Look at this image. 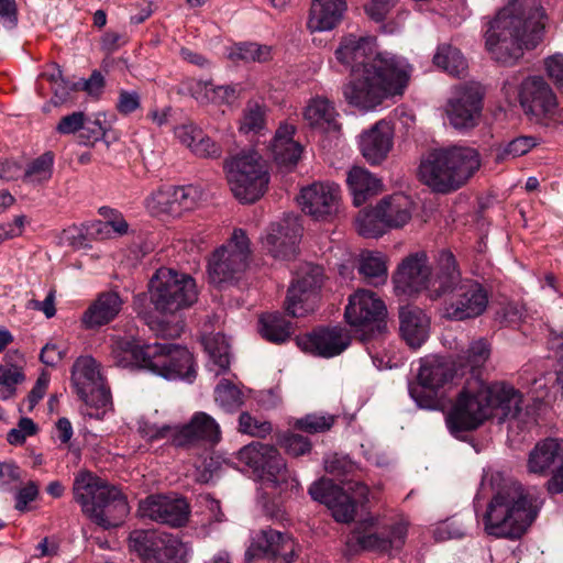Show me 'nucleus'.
I'll use <instances>...</instances> for the list:
<instances>
[{
    "mask_svg": "<svg viewBox=\"0 0 563 563\" xmlns=\"http://www.w3.org/2000/svg\"><path fill=\"white\" fill-rule=\"evenodd\" d=\"M545 13L540 0H511L503 7L485 34V45L492 57L512 65L523 49L534 48L542 40Z\"/></svg>",
    "mask_w": 563,
    "mask_h": 563,
    "instance_id": "obj_1",
    "label": "nucleus"
},
{
    "mask_svg": "<svg viewBox=\"0 0 563 563\" xmlns=\"http://www.w3.org/2000/svg\"><path fill=\"white\" fill-rule=\"evenodd\" d=\"M522 394L503 382L481 384L476 388L463 389L446 417L452 433L478 428L493 409L499 410L503 419H515L521 412Z\"/></svg>",
    "mask_w": 563,
    "mask_h": 563,
    "instance_id": "obj_2",
    "label": "nucleus"
},
{
    "mask_svg": "<svg viewBox=\"0 0 563 563\" xmlns=\"http://www.w3.org/2000/svg\"><path fill=\"white\" fill-rule=\"evenodd\" d=\"M411 66L391 53L377 54L371 68L357 75L343 86V96L349 104L362 110H372L390 95L402 93L407 86Z\"/></svg>",
    "mask_w": 563,
    "mask_h": 563,
    "instance_id": "obj_3",
    "label": "nucleus"
},
{
    "mask_svg": "<svg viewBox=\"0 0 563 563\" xmlns=\"http://www.w3.org/2000/svg\"><path fill=\"white\" fill-rule=\"evenodd\" d=\"M537 496L519 482L503 485L489 500L483 517L484 531L498 539H520L536 520Z\"/></svg>",
    "mask_w": 563,
    "mask_h": 563,
    "instance_id": "obj_4",
    "label": "nucleus"
},
{
    "mask_svg": "<svg viewBox=\"0 0 563 563\" xmlns=\"http://www.w3.org/2000/svg\"><path fill=\"white\" fill-rule=\"evenodd\" d=\"M481 166L476 148L453 145L429 152L420 163L419 175L433 191L449 194L466 185Z\"/></svg>",
    "mask_w": 563,
    "mask_h": 563,
    "instance_id": "obj_5",
    "label": "nucleus"
},
{
    "mask_svg": "<svg viewBox=\"0 0 563 563\" xmlns=\"http://www.w3.org/2000/svg\"><path fill=\"white\" fill-rule=\"evenodd\" d=\"M459 279L454 255L449 251L439 254L434 272H431L426 253L410 254L398 266L393 280L399 294L412 295L422 290L437 300L453 287Z\"/></svg>",
    "mask_w": 563,
    "mask_h": 563,
    "instance_id": "obj_6",
    "label": "nucleus"
},
{
    "mask_svg": "<svg viewBox=\"0 0 563 563\" xmlns=\"http://www.w3.org/2000/svg\"><path fill=\"white\" fill-rule=\"evenodd\" d=\"M73 493L82 512L104 529L120 526L130 512L125 496L91 472L75 476Z\"/></svg>",
    "mask_w": 563,
    "mask_h": 563,
    "instance_id": "obj_7",
    "label": "nucleus"
},
{
    "mask_svg": "<svg viewBox=\"0 0 563 563\" xmlns=\"http://www.w3.org/2000/svg\"><path fill=\"white\" fill-rule=\"evenodd\" d=\"M238 457L257 474L263 488L274 489L286 497L298 492V481L291 475L274 445L252 442L239 451Z\"/></svg>",
    "mask_w": 563,
    "mask_h": 563,
    "instance_id": "obj_8",
    "label": "nucleus"
},
{
    "mask_svg": "<svg viewBox=\"0 0 563 563\" xmlns=\"http://www.w3.org/2000/svg\"><path fill=\"white\" fill-rule=\"evenodd\" d=\"M227 180L234 197L242 202L258 200L268 185L265 162L256 152H243L223 163Z\"/></svg>",
    "mask_w": 563,
    "mask_h": 563,
    "instance_id": "obj_9",
    "label": "nucleus"
},
{
    "mask_svg": "<svg viewBox=\"0 0 563 563\" xmlns=\"http://www.w3.org/2000/svg\"><path fill=\"white\" fill-rule=\"evenodd\" d=\"M197 299L196 282L188 274L162 267L150 280V300L161 313L174 314L189 308Z\"/></svg>",
    "mask_w": 563,
    "mask_h": 563,
    "instance_id": "obj_10",
    "label": "nucleus"
},
{
    "mask_svg": "<svg viewBox=\"0 0 563 563\" xmlns=\"http://www.w3.org/2000/svg\"><path fill=\"white\" fill-rule=\"evenodd\" d=\"M141 432L150 441L166 440L177 448L192 446L198 442L216 444L221 439L220 426L206 412H196L184 426L144 423Z\"/></svg>",
    "mask_w": 563,
    "mask_h": 563,
    "instance_id": "obj_11",
    "label": "nucleus"
},
{
    "mask_svg": "<svg viewBox=\"0 0 563 563\" xmlns=\"http://www.w3.org/2000/svg\"><path fill=\"white\" fill-rule=\"evenodd\" d=\"M250 241L242 229H235L232 236L213 251L208 262V276L212 284H236L249 266Z\"/></svg>",
    "mask_w": 563,
    "mask_h": 563,
    "instance_id": "obj_12",
    "label": "nucleus"
},
{
    "mask_svg": "<svg viewBox=\"0 0 563 563\" xmlns=\"http://www.w3.org/2000/svg\"><path fill=\"white\" fill-rule=\"evenodd\" d=\"M313 500L324 504L338 522H350L356 512V501L367 499L368 488L361 482L349 481L345 488L334 484L332 479L322 478L309 488Z\"/></svg>",
    "mask_w": 563,
    "mask_h": 563,
    "instance_id": "obj_13",
    "label": "nucleus"
},
{
    "mask_svg": "<svg viewBox=\"0 0 563 563\" xmlns=\"http://www.w3.org/2000/svg\"><path fill=\"white\" fill-rule=\"evenodd\" d=\"M386 306L375 292L360 289L350 296L344 317L346 322L360 333L361 340L373 338L386 329Z\"/></svg>",
    "mask_w": 563,
    "mask_h": 563,
    "instance_id": "obj_14",
    "label": "nucleus"
},
{
    "mask_svg": "<svg viewBox=\"0 0 563 563\" xmlns=\"http://www.w3.org/2000/svg\"><path fill=\"white\" fill-rule=\"evenodd\" d=\"M146 369L167 379L196 377L191 353L184 346L155 343L146 345Z\"/></svg>",
    "mask_w": 563,
    "mask_h": 563,
    "instance_id": "obj_15",
    "label": "nucleus"
},
{
    "mask_svg": "<svg viewBox=\"0 0 563 563\" xmlns=\"http://www.w3.org/2000/svg\"><path fill=\"white\" fill-rule=\"evenodd\" d=\"M323 284V269L318 265L306 264L288 289L286 310L294 318L313 312L319 301V290Z\"/></svg>",
    "mask_w": 563,
    "mask_h": 563,
    "instance_id": "obj_16",
    "label": "nucleus"
},
{
    "mask_svg": "<svg viewBox=\"0 0 563 563\" xmlns=\"http://www.w3.org/2000/svg\"><path fill=\"white\" fill-rule=\"evenodd\" d=\"M483 97L484 91L477 82L455 86L445 107L450 124L457 130L475 128L482 114Z\"/></svg>",
    "mask_w": 563,
    "mask_h": 563,
    "instance_id": "obj_17",
    "label": "nucleus"
},
{
    "mask_svg": "<svg viewBox=\"0 0 563 563\" xmlns=\"http://www.w3.org/2000/svg\"><path fill=\"white\" fill-rule=\"evenodd\" d=\"M71 383L80 400L89 407L104 408L110 404V390L91 356L78 357L71 368Z\"/></svg>",
    "mask_w": 563,
    "mask_h": 563,
    "instance_id": "obj_18",
    "label": "nucleus"
},
{
    "mask_svg": "<svg viewBox=\"0 0 563 563\" xmlns=\"http://www.w3.org/2000/svg\"><path fill=\"white\" fill-rule=\"evenodd\" d=\"M454 375L450 361L431 357L422 362L418 373V385L410 387V395L421 408H434L438 405L437 391L448 384Z\"/></svg>",
    "mask_w": 563,
    "mask_h": 563,
    "instance_id": "obj_19",
    "label": "nucleus"
},
{
    "mask_svg": "<svg viewBox=\"0 0 563 563\" xmlns=\"http://www.w3.org/2000/svg\"><path fill=\"white\" fill-rule=\"evenodd\" d=\"M452 297L444 306V316L448 319L463 321L481 316L487 308L488 294L476 280H456L449 290Z\"/></svg>",
    "mask_w": 563,
    "mask_h": 563,
    "instance_id": "obj_20",
    "label": "nucleus"
},
{
    "mask_svg": "<svg viewBox=\"0 0 563 563\" xmlns=\"http://www.w3.org/2000/svg\"><path fill=\"white\" fill-rule=\"evenodd\" d=\"M137 512L141 518L178 528L188 522L190 506L184 497L156 494L141 500Z\"/></svg>",
    "mask_w": 563,
    "mask_h": 563,
    "instance_id": "obj_21",
    "label": "nucleus"
},
{
    "mask_svg": "<svg viewBox=\"0 0 563 563\" xmlns=\"http://www.w3.org/2000/svg\"><path fill=\"white\" fill-rule=\"evenodd\" d=\"M202 191L195 186H165L153 191L145 201L147 210L159 216L167 213L180 216L184 211L192 210L201 200Z\"/></svg>",
    "mask_w": 563,
    "mask_h": 563,
    "instance_id": "obj_22",
    "label": "nucleus"
},
{
    "mask_svg": "<svg viewBox=\"0 0 563 563\" xmlns=\"http://www.w3.org/2000/svg\"><path fill=\"white\" fill-rule=\"evenodd\" d=\"M295 555L294 540L279 531L263 530L246 551L247 563H290Z\"/></svg>",
    "mask_w": 563,
    "mask_h": 563,
    "instance_id": "obj_23",
    "label": "nucleus"
},
{
    "mask_svg": "<svg viewBox=\"0 0 563 563\" xmlns=\"http://www.w3.org/2000/svg\"><path fill=\"white\" fill-rule=\"evenodd\" d=\"M387 52H383L386 54ZM377 54L376 38L374 36H357L347 34L340 41L334 52L336 60L351 70V75H357L364 68H371V64Z\"/></svg>",
    "mask_w": 563,
    "mask_h": 563,
    "instance_id": "obj_24",
    "label": "nucleus"
},
{
    "mask_svg": "<svg viewBox=\"0 0 563 563\" xmlns=\"http://www.w3.org/2000/svg\"><path fill=\"white\" fill-rule=\"evenodd\" d=\"M301 231L299 218L287 214L280 221L271 224L264 239V246L273 257L290 260L297 253Z\"/></svg>",
    "mask_w": 563,
    "mask_h": 563,
    "instance_id": "obj_25",
    "label": "nucleus"
},
{
    "mask_svg": "<svg viewBox=\"0 0 563 563\" xmlns=\"http://www.w3.org/2000/svg\"><path fill=\"white\" fill-rule=\"evenodd\" d=\"M520 104L527 114L537 119L555 114L558 102L548 82L538 76L525 79L519 92Z\"/></svg>",
    "mask_w": 563,
    "mask_h": 563,
    "instance_id": "obj_26",
    "label": "nucleus"
},
{
    "mask_svg": "<svg viewBox=\"0 0 563 563\" xmlns=\"http://www.w3.org/2000/svg\"><path fill=\"white\" fill-rule=\"evenodd\" d=\"M340 188L332 183H313L300 194L302 211L316 220H325L339 210Z\"/></svg>",
    "mask_w": 563,
    "mask_h": 563,
    "instance_id": "obj_27",
    "label": "nucleus"
},
{
    "mask_svg": "<svg viewBox=\"0 0 563 563\" xmlns=\"http://www.w3.org/2000/svg\"><path fill=\"white\" fill-rule=\"evenodd\" d=\"M298 345L317 356L333 357L341 354L351 343L349 331L341 327L319 328L298 338Z\"/></svg>",
    "mask_w": 563,
    "mask_h": 563,
    "instance_id": "obj_28",
    "label": "nucleus"
},
{
    "mask_svg": "<svg viewBox=\"0 0 563 563\" xmlns=\"http://www.w3.org/2000/svg\"><path fill=\"white\" fill-rule=\"evenodd\" d=\"M345 0H311L307 27L310 32H327L335 29L346 11Z\"/></svg>",
    "mask_w": 563,
    "mask_h": 563,
    "instance_id": "obj_29",
    "label": "nucleus"
},
{
    "mask_svg": "<svg viewBox=\"0 0 563 563\" xmlns=\"http://www.w3.org/2000/svg\"><path fill=\"white\" fill-rule=\"evenodd\" d=\"M123 300L114 290L100 292L81 317L86 329H97L110 323L120 313Z\"/></svg>",
    "mask_w": 563,
    "mask_h": 563,
    "instance_id": "obj_30",
    "label": "nucleus"
},
{
    "mask_svg": "<svg viewBox=\"0 0 563 563\" xmlns=\"http://www.w3.org/2000/svg\"><path fill=\"white\" fill-rule=\"evenodd\" d=\"M393 146V130L388 122L379 121L361 136L360 147L371 164H379Z\"/></svg>",
    "mask_w": 563,
    "mask_h": 563,
    "instance_id": "obj_31",
    "label": "nucleus"
},
{
    "mask_svg": "<svg viewBox=\"0 0 563 563\" xmlns=\"http://www.w3.org/2000/svg\"><path fill=\"white\" fill-rule=\"evenodd\" d=\"M563 460V439L547 438L540 440L531 449L527 459V471L540 476L548 475L549 471L559 461Z\"/></svg>",
    "mask_w": 563,
    "mask_h": 563,
    "instance_id": "obj_32",
    "label": "nucleus"
},
{
    "mask_svg": "<svg viewBox=\"0 0 563 563\" xmlns=\"http://www.w3.org/2000/svg\"><path fill=\"white\" fill-rule=\"evenodd\" d=\"M400 332L409 346L420 347L429 336L430 321L418 307L405 306L399 310Z\"/></svg>",
    "mask_w": 563,
    "mask_h": 563,
    "instance_id": "obj_33",
    "label": "nucleus"
},
{
    "mask_svg": "<svg viewBox=\"0 0 563 563\" xmlns=\"http://www.w3.org/2000/svg\"><path fill=\"white\" fill-rule=\"evenodd\" d=\"M303 119L309 126L323 133H336L341 128L333 102L322 97L309 101L303 111Z\"/></svg>",
    "mask_w": 563,
    "mask_h": 563,
    "instance_id": "obj_34",
    "label": "nucleus"
},
{
    "mask_svg": "<svg viewBox=\"0 0 563 563\" xmlns=\"http://www.w3.org/2000/svg\"><path fill=\"white\" fill-rule=\"evenodd\" d=\"M378 214L387 229H400L412 218L415 203L404 194H394L383 198L378 203Z\"/></svg>",
    "mask_w": 563,
    "mask_h": 563,
    "instance_id": "obj_35",
    "label": "nucleus"
},
{
    "mask_svg": "<svg viewBox=\"0 0 563 563\" xmlns=\"http://www.w3.org/2000/svg\"><path fill=\"white\" fill-rule=\"evenodd\" d=\"M111 341V355L115 365L146 369V363H148V357L145 355L146 346L141 347L132 335H114Z\"/></svg>",
    "mask_w": 563,
    "mask_h": 563,
    "instance_id": "obj_36",
    "label": "nucleus"
},
{
    "mask_svg": "<svg viewBox=\"0 0 563 563\" xmlns=\"http://www.w3.org/2000/svg\"><path fill=\"white\" fill-rule=\"evenodd\" d=\"M295 126L291 124H282L272 142V153L275 162L280 166H294L300 158L301 146L295 142L292 136Z\"/></svg>",
    "mask_w": 563,
    "mask_h": 563,
    "instance_id": "obj_37",
    "label": "nucleus"
},
{
    "mask_svg": "<svg viewBox=\"0 0 563 563\" xmlns=\"http://www.w3.org/2000/svg\"><path fill=\"white\" fill-rule=\"evenodd\" d=\"M164 532L157 530H133L129 536V548L135 552L144 563H158L156 554L162 543Z\"/></svg>",
    "mask_w": 563,
    "mask_h": 563,
    "instance_id": "obj_38",
    "label": "nucleus"
},
{
    "mask_svg": "<svg viewBox=\"0 0 563 563\" xmlns=\"http://www.w3.org/2000/svg\"><path fill=\"white\" fill-rule=\"evenodd\" d=\"M347 185L353 195L355 206H361L366 199L378 192L380 180L367 169L354 166L347 174Z\"/></svg>",
    "mask_w": 563,
    "mask_h": 563,
    "instance_id": "obj_39",
    "label": "nucleus"
},
{
    "mask_svg": "<svg viewBox=\"0 0 563 563\" xmlns=\"http://www.w3.org/2000/svg\"><path fill=\"white\" fill-rule=\"evenodd\" d=\"M55 155L47 151L30 161L22 170V181L33 187L47 184L54 172Z\"/></svg>",
    "mask_w": 563,
    "mask_h": 563,
    "instance_id": "obj_40",
    "label": "nucleus"
},
{
    "mask_svg": "<svg viewBox=\"0 0 563 563\" xmlns=\"http://www.w3.org/2000/svg\"><path fill=\"white\" fill-rule=\"evenodd\" d=\"M358 273L373 285L386 283L387 266L384 256L377 252H363L358 260Z\"/></svg>",
    "mask_w": 563,
    "mask_h": 563,
    "instance_id": "obj_41",
    "label": "nucleus"
},
{
    "mask_svg": "<svg viewBox=\"0 0 563 563\" xmlns=\"http://www.w3.org/2000/svg\"><path fill=\"white\" fill-rule=\"evenodd\" d=\"M260 324L262 336L274 343L285 342L292 333L291 323L279 313L263 314Z\"/></svg>",
    "mask_w": 563,
    "mask_h": 563,
    "instance_id": "obj_42",
    "label": "nucleus"
},
{
    "mask_svg": "<svg viewBox=\"0 0 563 563\" xmlns=\"http://www.w3.org/2000/svg\"><path fill=\"white\" fill-rule=\"evenodd\" d=\"M433 63L452 76H462L467 69V63L460 49L450 44L438 47Z\"/></svg>",
    "mask_w": 563,
    "mask_h": 563,
    "instance_id": "obj_43",
    "label": "nucleus"
},
{
    "mask_svg": "<svg viewBox=\"0 0 563 563\" xmlns=\"http://www.w3.org/2000/svg\"><path fill=\"white\" fill-rule=\"evenodd\" d=\"M355 228L357 233L364 238L382 236L387 229L383 217L378 214L377 205L373 209L364 208L358 211L355 218Z\"/></svg>",
    "mask_w": 563,
    "mask_h": 563,
    "instance_id": "obj_44",
    "label": "nucleus"
},
{
    "mask_svg": "<svg viewBox=\"0 0 563 563\" xmlns=\"http://www.w3.org/2000/svg\"><path fill=\"white\" fill-rule=\"evenodd\" d=\"M156 554L158 563H187L188 547L177 536L164 532Z\"/></svg>",
    "mask_w": 563,
    "mask_h": 563,
    "instance_id": "obj_45",
    "label": "nucleus"
},
{
    "mask_svg": "<svg viewBox=\"0 0 563 563\" xmlns=\"http://www.w3.org/2000/svg\"><path fill=\"white\" fill-rule=\"evenodd\" d=\"M374 526V519L366 520L360 525L355 532V540L364 550L386 552L390 549V540L379 536L369 529Z\"/></svg>",
    "mask_w": 563,
    "mask_h": 563,
    "instance_id": "obj_46",
    "label": "nucleus"
},
{
    "mask_svg": "<svg viewBox=\"0 0 563 563\" xmlns=\"http://www.w3.org/2000/svg\"><path fill=\"white\" fill-rule=\"evenodd\" d=\"M229 57L245 63H265L272 58V47L257 43H241L231 49Z\"/></svg>",
    "mask_w": 563,
    "mask_h": 563,
    "instance_id": "obj_47",
    "label": "nucleus"
},
{
    "mask_svg": "<svg viewBox=\"0 0 563 563\" xmlns=\"http://www.w3.org/2000/svg\"><path fill=\"white\" fill-rule=\"evenodd\" d=\"M205 349L208 352L213 364L219 367V371L217 372V374L229 368V365H230L229 349H230V346H229V343L223 334L217 333V334L206 338L205 339Z\"/></svg>",
    "mask_w": 563,
    "mask_h": 563,
    "instance_id": "obj_48",
    "label": "nucleus"
},
{
    "mask_svg": "<svg viewBox=\"0 0 563 563\" xmlns=\"http://www.w3.org/2000/svg\"><path fill=\"white\" fill-rule=\"evenodd\" d=\"M214 399L227 411H234L243 405V393L227 379L221 380L216 390Z\"/></svg>",
    "mask_w": 563,
    "mask_h": 563,
    "instance_id": "obj_49",
    "label": "nucleus"
},
{
    "mask_svg": "<svg viewBox=\"0 0 563 563\" xmlns=\"http://www.w3.org/2000/svg\"><path fill=\"white\" fill-rule=\"evenodd\" d=\"M213 84L208 80L188 78L180 84L179 92L188 93L199 104L211 103Z\"/></svg>",
    "mask_w": 563,
    "mask_h": 563,
    "instance_id": "obj_50",
    "label": "nucleus"
},
{
    "mask_svg": "<svg viewBox=\"0 0 563 563\" xmlns=\"http://www.w3.org/2000/svg\"><path fill=\"white\" fill-rule=\"evenodd\" d=\"M265 125V110L258 103H247L240 121L243 133L260 132Z\"/></svg>",
    "mask_w": 563,
    "mask_h": 563,
    "instance_id": "obj_51",
    "label": "nucleus"
},
{
    "mask_svg": "<svg viewBox=\"0 0 563 563\" xmlns=\"http://www.w3.org/2000/svg\"><path fill=\"white\" fill-rule=\"evenodd\" d=\"M334 421L332 415L310 413L296 420L295 428L308 433H320L330 430Z\"/></svg>",
    "mask_w": 563,
    "mask_h": 563,
    "instance_id": "obj_52",
    "label": "nucleus"
},
{
    "mask_svg": "<svg viewBox=\"0 0 563 563\" xmlns=\"http://www.w3.org/2000/svg\"><path fill=\"white\" fill-rule=\"evenodd\" d=\"M22 366L18 364L4 363L0 364V386H3L9 395H13L15 386L24 380Z\"/></svg>",
    "mask_w": 563,
    "mask_h": 563,
    "instance_id": "obj_53",
    "label": "nucleus"
},
{
    "mask_svg": "<svg viewBox=\"0 0 563 563\" xmlns=\"http://www.w3.org/2000/svg\"><path fill=\"white\" fill-rule=\"evenodd\" d=\"M239 431L263 438L272 431V424L268 421H260L247 412H242L239 418Z\"/></svg>",
    "mask_w": 563,
    "mask_h": 563,
    "instance_id": "obj_54",
    "label": "nucleus"
},
{
    "mask_svg": "<svg viewBox=\"0 0 563 563\" xmlns=\"http://www.w3.org/2000/svg\"><path fill=\"white\" fill-rule=\"evenodd\" d=\"M537 145V142L531 136H519L510 141L503 151L498 154V159L508 157L516 158L527 154Z\"/></svg>",
    "mask_w": 563,
    "mask_h": 563,
    "instance_id": "obj_55",
    "label": "nucleus"
},
{
    "mask_svg": "<svg viewBox=\"0 0 563 563\" xmlns=\"http://www.w3.org/2000/svg\"><path fill=\"white\" fill-rule=\"evenodd\" d=\"M490 344L485 339H478L471 343L467 355H466V362L472 368L482 366L490 356Z\"/></svg>",
    "mask_w": 563,
    "mask_h": 563,
    "instance_id": "obj_56",
    "label": "nucleus"
},
{
    "mask_svg": "<svg viewBox=\"0 0 563 563\" xmlns=\"http://www.w3.org/2000/svg\"><path fill=\"white\" fill-rule=\"evenodd\" d=\"M324 468L333 476L342 477L352 474L356 466L347 456L333 454L325 460Z\"/></svg>",
    "mask_w": 563,
    "mask_h": 563,
    "instance_id": "obj_57",
    "label": "nucleus"
},
{
    "mask_svg": "<svg viewBox=\"0 0 563 563\" xmlns=\"http://www.w3.org/2000/svg\"><path fill=\"white\" fill-rule=\"evenodd\" d=\"M85 113L81 111L62 117L56 125V132L62 135H69L76 132L80 133L82 126H85Z\"/></svg>",
    "mask_w": 563,
    "mask_h": 563,
    "instance_id": "obj_58",
    "label": "nucleus"
},
{
    "mask_svg": "<svg viewBox=\"0 0 563 563\" xmlns=\"http://www.w3.org/2000/svg\"><path fill=\"white\" fill-rule=\"evenodd\" d=\"M192 153L197 156L205 158H219L222 154V148L208 135L201 131V136L198 139L196 145H194Z\"/></svg>",
    "mask_w": 563,
    "mask_h": 563,
    "instance_id": "obj_59",
    "label": "nucleus"
},
{
    "mask_svg": "<svg viewBox=\"0 0 563 563\" xmlns=\"http://www.w3.org/2000/svg\"><path fill=\"white\" fill-rule=\"evenodd\" d=\"M284 446L285 450L294 456L303 455L311 450L310 441L306 437L295 433H290L284 438Z\"/></svg>",
    "mask_w": 563,
    "mask_h": 563,
    "instance_id": "obj_60",
    "label": "nucleus"
},
{
    "mask_svg": "<svg viewBox=\"0 0 563 563\" xmlns=\"http://www.w3.org/2000/svg\"><path fill=\"white\" fill-rule=\"evenodd\" d=\"M201 129L194 123L181 124L175 129L176 137L192 152L198 139L201 136Z\"/></svg>",
    "mask_w": 563,
    "mask_h": 563,
    "instance_id": "obj_61",
    "label": "nucleus"
},
{
    "mask_svg": "<svg viewBox=\"0 0 563 563\" xmlns=\"http://www.w3.org/2000/svg\"><path fill=\"white\" fill-rule=\"evenodd\" d=\"M60 243L65 246L71 247L73 250L85 249L87 243V238L80 228H68L63 231L60 235Z\"/></svg>",
    "mask_w": 563,
    "mask_h": 563,
    "instance_id": "obj_62",
    "label": "nucleus"
},
{
    "mask_svg": "<svg viewBox=\"0 0 563 563\" xmlns=\"http://www.w3.org/2000/svg\"><path fill=\"white\" fill-rule=\"evenodd\" d=\"M141 106V98L136 91L121 90L119 93L117 109L121 114H130L139 109Z\"/></svg>",
    "mask_w": 563,
    "mask_h": 563,
    "instance_id": "obj_63",
    "label": "nucleus"
},
{
    "mask_svg": "<svg viewBox=\"0 0 563 563\" xmlns=\"http://www.w3.org/2000/svg\"><path fill=\"white\" fill-rule=\"evenodd\" d=\"M547 71L555 85L563 89V56L555 55L547 59Z\"/></svg>",
    "mask_w": 563,
    "mask_h": 563,
    "instance_id": "obj_64",
    "label": "nucleus"
}]
</instances>
